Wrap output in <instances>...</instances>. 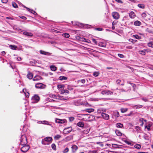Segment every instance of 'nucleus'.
Returning a JSON list of instances; mask_svg holds the SVG:
<instances>
[{
	"instance_id": "5fc2aeb1",
	"label": "nucleus",
	"mask_w": 153,
	"mask_h": 153,
	"mask_svg": "<svg viewBox=\"0 0 153 153\" xmlns=\"http://www.w3.org/2000/svg\"><path fill=\"white\" fill-rule=\"evenodd\" d=\"M69 120L70 121H72L74 120V118L73 117H70L69 118Z\"/></svg>"
},
{
	"instance_id": "5701e85b",
	"label": "nucleus",
	"mask_w": 153,
	"mask_h": 153,
	"mask_svg": "<svg viewBox=\"0 0 153 153\" xmlns=\"http://www.w3.org/2000/svg\"><path fill=\"white\" fill-rule=\"evenodd\" d=\"M116 126L119 128H122L123 127V125L122 124L120 123H118L116 124Z\"/></svg>"
},
{
	"instance_id": "c9c22d12",
	"label": "nucleus",
	"mask_w": 153,
	"mask_h": 153,
	"mask_svg": "<svg viewBox=\"0 0 153 153\" xmlns=\"http://www.w3.org/2000/svg\"><path fill=\"white\" fill-rule=\"evenodd\" d=\"M51 147L53 150H56V146L55 144L53 143L52 144Z\"/></svg>"
},
{
	"instance_id": "052dcab7",
	"label": "nucleus",
	"mask_w": 153,
	"mask_h": 153,
	"mask_svg": "<svg viewBox=\"0 0 153 153\" xmlns=\"http://www.w3.org/2000/svg\"><path fill=\"white\" fill-rule=\"evenodd\" d=\"M112 146L113 147L117 148L118 147V145L115 144H112Z\"/></svg>"
},
{
	"instance_id": "39448f33",
	"label": "nucleus",
	"mask_w": 153,
	"mask_h": 153,
	"mask_svg": "<svg viewBox=\"0 0 153 153\" xmlns=\"http://www.w3.org/2000/svg\"><path fill=\"white\" fill-rule=\"evenodd\" d=\"M52 140V138L51 137H47L44 139V140H42V143L43 144H45V141L47 142H50Z\"/></svg>"
},
{
	"instance_id": "473e14b6",
	"label": "nucleus",
	"mask_w": 153,
	"mask_h": 153,
	"mask_svg": "<svg viewBox=\"0 0 153 153\" xmlns=\"http://www.w3.org/2000/svg\"><path fill=\"white\" fill-rule=\"evenodd\" d=\"M62 36L64 37H65V38H68L70 36L69 34L68 33H63L62 34Z\"/></svg>"
},
{
	"instance_id": "de8ad7c7",
	"label": "nucleus",
	"mask_w": 153,
	"mask_h": 153,
	"mask_svg": "<svg viewBox=\"0 0 153 153\" xmlns=\"http://www.w3.org/2000/svg\"><path fill=\"white\" fill-rule=\"evenodd\" d=\"M142 100L146 102L149 101L148 99H147L146 97H143L141 98Z\"/></svg>"
},
{
	"instance_id": "cd10ccee",
	"label": "nucleus",
	"mask_w": 153,
	"mask_h": 153,
	"mask_svg": "<svg viewBox=\"0 0 153 153\" xmlns=\"http://www.w3.org/2000/svg\"><path fill=\"white\" fill-rule=\"evenodd\" d=\"M85 111L88 113H91L93 112L94 111V109L93 108L87 109H86Z\"/></svg>"
},
{
	"instance_id": "f8f14e48",
	"label": "nucleus",
	"mask_w": 153,
	"mask_h": 153,
	"mask_svg": "<svg viewBox=\"0 0 153 153\" xmlns=\"http://www.w3.org/2000/svg\"><path fill=\"white\" fill-rule=\"evenodd\" d=\"M129 16L131 19H133L136 16L135 13L133 11L131 12L129 14Z\"/></svg>"
},
{
	"instance_id": "72a5a7b5",
	"label": "nucleus",
	"mask_w": 153,
	"mask_h": 153,
	"mask_svg": "<svg viewBox=\"0 0 153 153\" xmlns=\"http://www.w3.org/2000/svg\"><path fill=\"white\" fill-rule=\"evenodd\" d=\"M148 46L150 47L153 48V43L152 42H150L147 43Z\"/></svg>"
},
{
	"instance_id": "6ab92c4d",
	"label": "nucleus",
	"mask_w": 153,
	"mask_h": 153,
	"mask_svg": "<svg viewBox=\"0 0 153 153\" xmlns=\"http://www.w3.org/2000/svg\"><path fill=\"white\" fill-rule=\"evenodd\" d=\"M72 151L74 152H75L78 149V147L76 145H74L71 147Z\"/></svg>"
},
{
	"instance_id": "c756f323",
	"label": "nucleus",
	"mask_w": 153,
	"mask_h": 153,
	"mask_svg": "<svg viewBox=\"0 0 153 153\" xmlns=\"http://www.w3.org/2000/svg\"><path fill=\"white\" fill-rule=\"evenodd\" d=\"M134 147L136 149H139L141 148V146L139 144H137L134 146Z\"/></svg>"
},
{
	"instance_id": "bf43d9fd",
	"label": "nucleus",
	"mask_w": 153,
	"mask_h": 153,
	"mask_svg": "<svg viewBox=\"0 0 153 153\" xmlns=\"http://www.w3.org/2000/svg\"><path fill=\"white\" fill-rule=\"evenodd\" d=\"M146 31L148 32H149V33H152V31L150 30H149V29L148 28H147L146 30Z\"/></svg>"
},
{
	"instance_id": "c03bdc74",
	"label": "nucleus",
	"mask_w": 153,
	"mask_h": 153,
	"mask_svg": "<svg viewBox=\"0 0 153 153\" xmlns=\"http://www.w3.org/2000/svg\"><path fill=\"white\" fill-rule=\"evenodd\" d=\"M78 100H76L74 101V104L75 105L78 106L79 105V103L78 102Z\"/></svg>"
},
{
	"instance_id": "9d476101",
	"label": "nucleus",
	"mask_w": 153,
	"mask_h": 153,
	"mask_svg": "<svg viewBox=\"0 0 153 153\" xmlns=\"http://www.w3.org/2000/svg\"><path fill=\"white\" fill-rule=\"evenodd\" d=\"M101 116L105 120H108L109 118V116L107 114L102 113Z\"/></svg>"
},
{
	"instance_id": "f3484780",
	"label": "nucleus",
	"mask_w": 153,
	"mask_h": 153,
	"mask_svg": "<svg viewBox=\"0 0 153 153\" xmlns=\"http://www.w3.org/2000/svg\"><path fill=\"white\" fill-rule=\"evenodd\" d=\"M134 25L135 26H139L141 25V22L140 21L137 20L134 22Z\"/></svg>"
},
{
	"instance_id": "a211bd4d",
	"label": "nucleus",
	"mask_w": 153,
	"mask_h": 153,
	"mask_svg": "<svg viewBox=\"0 0 153 153\" xmlns=\"http://www.w3.org/2000/svg\"><path fill=\"white\" fill-rule=\"evenodd\" d=\"M33 74L31 73H28L27 75V77L29 79H31L33 77Z\"/></svg>"
},
{
	"instance_id": "37998d69",
	"label": "nucleus",
	"mask_w": 153,
	"mask_h": 153,
	"mask_svg": "<svg viewBox=\"0 0 153 153\" xmlns=\"http://www.w3.org/2000/svg\"><path fill=\"white\" fill-rule=\"evenodd\" d=\"M57 87L58 89H60L63 88H64V86L61 85H57Z\"/></svg>"
},
{
	"instance_id": "dca6fc26",
	"label": "nucleus",
	"mask_w": 153,
	"mask_h": 153,
	"mask_svg": "<svg viewBox=\"0 0 153 153\" xmlns=\"http://www.w3.org/2000/svg\"><path fill=\"white\" fill-rule=\"evenodd\" d=\"M41 79V77L39 76H36L33 79V81H38Z\"/></svg>"
},
{
	"instance_id": "e2e57ef3",
	"label": "nucleus",
	"mask_w": 153,
	"mask_h": 153,
	"mask_svg": "<svg viewBox=\"0 0 153 153\" xmlns=\"http://www.w3.org/2000/svg\"><path fill=\"white\" fill-rule=\"evenodd\" d=\"M1 1L3 3H6L8 1V0H1Z\"/></svg>"
},
{
	"instance_id": "4d7b16f0",
	"label": "nucleus",
	"mask_w": 153,
	"mask_h": 153,
	"mask_svg": "<svg viewBox=\"0 0 153 153\" xmlns=\"http://www.w3.org/2000/svg\"><path fill=\"white\" fill-rule=\"evenodd\" d=\"M86 39L85 38H81L80 39V40L81 41L83 42H85L86 40Z\"/></svg>"
},
{
	"instance_id": "69168bd1",
	"label": "nucleus",
	"mask_w": 153,
	"mask_h": 153,
	"mask_svg": "<svg viewBox=\"0 0 153 153\" xmlns=\"http://www.w3.org/2000/svg\"><path fill=\"white\" fill-rule=\"evenodd\" d=\"M117 2L120 3H123V2L121 0H115Z\"/></svg>"
},
{
	"instance_id": "aec40b11",
	"label": "nucleus",
	"mask_w": 153,
	"mask_h": 153,
	"mask_svg": "<svg viewBox=\"0 0 153 153\" xmlns=\"http://www.w3.org/2000/svg\"><path fill=\"white\" fill-rule=\"evenodd\" d=\"M146 50H140L139 51V54H141L143 55H145L146 54Z\"/></svg>"
},
{
	"instance_id": "7ed1b4c3",
	"label": "nucleus",
	"mask_w": 153,
	"mask_h": 153,
	"mask_svg": "<svg viewBox=\"0 0 153 153\" xmlns=\"http://www.w3.org/2000/svg\"><path fill=\"white\" fill-rule=\"evenodd\" d=\"M45 85L41 83H38L35 85V87L38 88H45Z\"/></svg>"
},
{
	"instance_id": "864d4df0",
	"label": "nucleus",
	"mask_w": 153,
	"mask_h": 153,
	"mask_svg": "<svg viewBox=\"0 0 153 153\" xmlns=\"http://www.w3.org/2000/svg\"><path fill=\"white\" fill-rule=\"evenodd\" d=\"M142 16L143 17L145 18L146 16V14L145 13H142Z\"/></svg>"
},
{
	"instance_id": "c85d7f7f",
	"label": "nucleus",
	"mask_w": 153,
	"mask_h": 153,
	"mask_svg": "<svg viewBox=\"0 0 153 153\" xmlns=\"http://www.w3.org/2000/svg\"><path fill=\"white\" fill-rule=\"evenodd\" d=\"M133 36L135 38L138 39H140L141 38V37L138 36L137 35H133Z\"/></svg>"
},
{
	"instance_id": "4c0bfd02",
	"label": "nucleus",
	"mask_w": 153,
	"mask_h": 153,
	"mask_svg": "<svg viewBox=\"0 0 153 153\" xmlns=\"http://www.w3.org/2000/svg\"><path fill=\"white\" fill-rule=\"evenodd\" d=\"M128 83L130 84L132 86L133 88V90L134 91H135V88L136 87V85H135L133 83H131L130 82H128Z\"/></svg>"
},
{
	"instance_id": "7c9ffc66",
	"label": "nucleus",
	"mask_w": 153,
	"mask_h": 153,
	"mask_svg": "<svg viewBox=\"0 0 153 153\" xmlns=\"http://www.w3.org/2000/svg\"><path fill=\"white\" fill-rule=\"evenodd\" d=\"M137 6L138 7L141 8L143 9L145 8V5L143 4H139Z\"/></svg>"
},
{
	"instance_id": "338daca9",
	"label": "nucleus",
	"mask_w": 153,
	"mask_h": 153,
	"mask_svg": "<svg viewBox=\"0 0 153 153\" xmlns=\"http://www.w3.org/2000/svg\"><path fill=\"white\" fill-rule=\"evenodd\" d=\"M119 90L120 92H124L126 91L123 88L119 89Z\"/></svg>"
},
{
	"instance_id": "9b49d317",
	"label": "nucleus",
	"mask_w": 153,
	"mask_h": 153,
	"mask_svg": "<svg viewBox=\"0 0 153 153\" xmlns=\"http://www.w3.org/2000/svg\"><path fill=\"white\" fill-rule=\"evenodd\" d=\"M40 53L42 54L46 55L47 56H50L51 55V53H50L45 52V51L40 50L39 51Z\"/></svg>"
},
{
	"instance_id": "a878e982",
	"label": "nucleus",
	"mask_w": 153,
	"mask_h": 153,
	"mask_svg": "<svg viewBox=\"0 0 153 153\" xmlns=\"http://www.w3.org/2000/svg\"><path fill=\"white\" fill-rule=\"evenodd\" d=\"M10 48L13 50H16L17 48V47L16 45H10Z\"/></svg>"
},
{
	"instance_id": "603ef678",
	"label": "nucleus",
	"mask_w": 153,
	"mask_h": 153,
	"mask_svg": "<svg viewBox=\"0 0 153 153\" xmlns=\"http://www.w3.org/2000/svg\"><path fill=\"white\" fill-rule=\"evenodd\" d=\"M118 56L119 57L121 58H123L124 57V56L123 54L120 53L118 54Z\"/></svg>"
},
{
	"instance_id": "79ce46f5",
	"label": "nucleus",
	"mask_w": 153,
	"mask_h": 153,
	"mask_svg": "<svg viewBox=\"0 0 153 153\" xmlns=\"http://www.w3.org/2000/svg\"><path fill=\"white\" fill-rule=\"evenodd\" d=\"M89 130L90 129H89L85 130L83 131V133L85 134H87L89 132Z\"/></svg>"
},
{
	"instance_id": "e433bc0d",
	"label": "nucleus",
	"mask_w": 153,
	"mask_h": 153,
	"mask_svg": "<svg viewBox=\"0 0 153 153\" xmlns=\"http://www.w3.org/2000/svg\"><path fill=\"white\" fill-rule=\"evenodd\" d=\"M85 82V79H82L78 81V83H84Z\"/></svg>"
},
{
	"instance_id": "58836bf2",
	"label": "nucleus",
	"mask_w": 153,
	"mask_h": 153,
	"mask_svg": "<svg viewBox=\"0 0 153 153\" xmlns=\"http://www.w3.org/2000/svg\"><path fill=\"white\" fill-rule=\"evenodd\" d=\"M134 107L135 108H136L137 109H138L141 108L143 107V106L141 105H135Z\"/></svg>"
},
{
	"instance_id": "412c9836",
	"label": "nucleus",
	"mask_w": 153,
	"mask_h": 153,
	"mask_svg": "<svg viewBox=\"0 0 153 153\" xmlns=\"http://www.w3.org/2000/svg\"><path fill=\"white\" fill-rule=\"evenodd\" d=\"M77 126L80 127H82L84 126V123L82 122H79L77 123Z\"/></svg>"
},
{
	"instance_id": "4468645a",
	"label": "nucleus",
	"mask_w": 153,
	"mask_h": 153,
	"mask_svg": "<svg viewBox=\"0 0 153 153\" xmlns=\"http://www.w3.org/2000/svg\"><path fill=\"white\" fill-rule=\"evenodd\" d=\"M23 7L25 8H26L28 11L34 14L35 15H36L37 14V13L35 11H33V10L30 9L29 8L25 7V6H23Z\"/></svg>"
},
{
	"instance_id": "423d86ee",
	"label": "nucleus",
	"mask_w": 153,
	"mask_h": 153,
	"mask_svg": "<svg viewBox=\"0 0 153 153\" xmlns=\"http://www.w3.org/2000/svg\"><path fill=\"white\" fill-rule=\"evenodd\" d=\"M72 130L71 127H69L65 128L63 130V133L67 134L70 132Z\"/></svg>"
},
{
	"instance_id": "ddd939ff",
	"label": "nucleus",
	"mask_w": 153,
	"mask_h": 153,
	"mask_svg": "<svg viewBox=\"0 0 153 153\" xmlns=\"http://www.w3.org/2000/svg\"><path fill=\"white\" fill-rule=\"evenodd\" d=\"M23 34L26 36L28 37H31L33 36V34L31 33L28 32L27 31H25L23 32Z\"/></svg>"
},
{
	"instance_id": "0eeeda50",
	"label": "nucleus",
	"mask_w": 153,
	"mask_h": 153,
	"mask_svg": "<svg viewBox=\"0 0 153 153\" xmlns=\"http://www.w3.org/2000/svg\"><path fill=\"white\" fill-rule=\"evenodd\" d=\"M101 93L103 95H111L113 94V93L111 91L109 90L103 91H102Z\"/></svg>"
},
{
	"instance_id": "1a4fd4ad",
	"label": "nucleus",
	"mask_w": 153,
	"mask_h": 153,
	"mask_svg": "<svg viewBox=\"0 0 153 153\" xmlns=\"http://www.w3.org/2000/svg\"><path fill=\"white\" fill-rule=\"evenodd\" d=\"M65 119L61 120L59 119H56L55 122L56 123H65Z\"/></svg>"
},
{
	"instance_id": "49530a36",
	"label": "nucleus",
	"mask_w": 153,
	"mask_h": 153,
	"mask_svg": "<svg viewBox=\"0 0 153 153\" xmlns=\"http://www.w3.org/2000/svg\"><path fill=\"white\" fill-rule=\"evenodd\" d=\"M42 121V124H45L47 125H50L48 122L46 121Z\"/></svg>"
},
{
	"instance_id": "f257e3e1",
	"label": "nucleus",
	"mask_w": 153,
	"mask_h": 153,
	"mask_svg": "<svg viewBox=\"0 0 153 153\" xmlns=\"http://www.w3.org/2000/svg\"><path fill=\"white\" fill-rule=\"evenodd\" d=\"M27 143V138L25 136L23 135L21 136V144L22 145H26Z\"/></svg>"
},
{
	"instance_id": "6e6d98bb",
	"label": "nucleus",
	"mask_w": 153,
	"mask_h": 153,
	"mask_svg": "<svg viewBox=\"0 0 153 153\" xmlns=\"http://www.w3.org/2000/svg\"><path fill=\"white\" fill-rule=\"evenodd\" d=\"M121 81V80L120 79H118L116 80V82L117 84H120Z\"/></svg>"
},
{
	"instance_id": "13d9d810",
	"label": "nucleus",
	"mask_w": 153,
	"mask_h": 153,
	"mask_svg": "<svg viewBox=\"0 0 153 153\" xmlns=\"http://www.w3.org/2000/svg\"><path fill=\"white\" fill-rule=\"evenodd\" d=\"M92 42H94V43H95L96 44H97V42L96 41V39H92Z\"/></svg>"
},
{
	"instance_id": "ea45409f",
	"label": "nucleus",
	"mask_w": 153,
	"mask_h": 153,
	"mask_svg": "<svg viewBox=\"0 0 153 153\" xmlns=\"http://www.w3.org/2000/svg\"><path fill=\"white\" fill-rule=\"evenodd\" d=\"M12 6L15 8H17L18 7L17 5L15 2L12 3Z\"/></svg>"
},
{
	"instance_id": "393cba45",
	"label": "nucleus",
	"mask_w": 153,
	"mask_h": 153,
	"mask_svg": "<svg viewBox=\"0 0 153 153\" xmlns=\"http://www.w3.org/2000/svg\"><path fill=\"white\" fill-rule=\"evenodd\" d=\"M67 79V77L64 76H60L59 77V79L61 80H66Z\"/></svg>"
},
{
	"instance_id": "a19ab883",
	"label": "nucleus",
	"mask_w": 153,
	"mask_h": 153,
	"mask_svg": "<svg viewBox=\"0 0 153 153\" xmlns=\"http://www.w3.org/2000/svg\"><path fill=\"white\" fill-rule=\"evenodd\" d=\"M69 151V149L68 147H66L65 149L63 151V153H66L68 152Z\"/></svg>"
},
{
	"instance_id": "a18cd8bd",
	"label": "nucleus",
	"mask_w": 153,
	"mask_h": 153,
	"mask_svg": "<svg viewBox=\"0 0 153 153\" xmlns=\"http://www.w3.org/2000/svg\"><path fill=\"white\" fill-rule=\"evenodd\" d=\"M114 115L117 117H119L120 116V114L118 111H116L114 113Z\"/></svg>"
},
{
	"instance_id": "8fccbe9b",
	"label": "nucleus",
	"mask_w": 153,
	"mask_h": 153,
	"mask_svg": "<svg viewBox=\"0 0 153 153\" xmlns=\"http://www.w3.org/2000/svg\"><path fill=\"white\" fill-rule=\"evenodd\" d=\"M145 128H147L148 131H149L150 130V126H145Z\"/></svg>"
},
{
	"instance_id": "f704fd0d",
	"label": "nucleus",
	"mask_w": 153,
	"mask_h": 153,
	"mask_svg": "<svg viewBox=\"0 0 153 153\" xmlns=\"http://www.w3.org/2000/svg\"><path fill=\"white\" fill-rule=\"evenodd\" d=\"M143 120L144 119L143 118H141L139 119V121L141 123L140 124L141 126H143Z\"/></svg>"
},
{
	"instance_id": "0e129e2a",
	"label": "nucleus",
	"mask_w": 153,
	"mask_h": 153,
	"mask_svg": "<svg viewBox=\"0 0 153 153\" xmlns=\"http://www.w3.org/2000/svg\"><path fill=\"white\" fill-rule=\"evenodd\" d=\"M67 89L68 90H70V91L73 90V88H71V86H68Z\"/></svg>"
},
{
	"instance_id": "09e8293b",
	"label": "nucleus",
	"mask_w": 153,
	"mask_h": 153,
	"mask_svg": "<svg viewBox=\"0 0 153 153\" xmlns=\"http://www.w3.org/2000/svg\"><path fill=\"white\" fill-rule=\"evenodd\" d=\"M61 137L59 135L57 134L54 137V138L56 139H58Z\"/></svg>"
},
{
	"instance_id": "4be33fe9",
	"label": "nucleus",
	"mask_w": 153,
	"mask_h": 153,
	"mask_svg": "<svg viewBox=\"0 0 153 153\" xmlns=\"http://www.w3.org/2000/svg\"><path fill=\"white\" fill-rule=\"evenodd\" d=\"M50 68L51 70L53 71H55L57 70V68L53 65L50 66Z\"/></svg>"
},
{
	"instance_id": "bb28decb",
	"label": "nucleus",
	"mask_w": 153,
	"mask_h": 153,
	"mask_svg": "<svg viewBox=\"0 0 153 153\" xmlns=\"http://www.w3.org/2000/svg\"><path fill=\"white\" fill-rule=\"evenodd\" d=\"M65 93L68 94L69 93V91L67 90H64L61 91V94H63Z\"/></svg>"
},
{
	"instance_id": "20e7f679",
	"label": "nucleus",
	"mask_w": 153,
	"mask_h": 153,
	"mask_svg": "<svg viewBox=\"0 0 153 153\" xmlns=\"http://www.w3.org/2000/svg\"><path fill=\"white\" fill-rule=\"evenodd\" d=\"M113 17L115 19H118L119 18L120 15L117 12H114L112 13Z\"/></svg>"
},
{
	"instance_id": "f03ea898",
	"label": "nucleus",
	"mask_w": 153,
	"mask_h": 153,
	"mask_svg": "<svg viewBox=\"0 0 153 153\" xmlns=\"http://www.w3.org/2000/svg\"><path fill=\"white\" fill-rule=\"evenodd\" d=\"M29 146L27 145H25V146L21 148V150L23 152H26L29 149Z\"/></svg>"
},
{
	"instance_id": "2f4dec72",
	"label": "nucleus",
	"mask_w": 153,
	"mask_h": 153,
	"mask_svg": "<svg viewBox=\"0 0 153 153\" xmlns=\"http://www.w3.org/2000/svg\"><path fill=\"white\" fill-rule=\"evenodd\" d=\"M122 113H124L126 111H127L128 110V108H121L120 109Z\"/></svg>"
},
{
	"instance_id": "774afa93",
	"label": "nucleus",
	"mask_w": 153,
	"mask_h": 153,
	"mask_svg": "<svg viewBox=\"0 0 153 153\" xmlns=\"http://www.w3.org/2000/svg\"><path fill=\"white\" fill-rule=\"evenodd\" d=\"M20 18L23 19H27V18L25 16H22L20 17Z\"/></svg>"
},
{
	"instance_id": "2eb2a0df",
	"label": "nucleus",
	"mask_w": 153,
	"mask_h": 153,
	"mask_svg": "<svg viewBox=\"0 0 153 153\" xmlns=\"http://www.w3.org/2000/svg\"><path fill=\"white\" fill-rule=\"evenodd\" d=\"M98 45L100 47H105L106 46V44L103 42H100L98 43Z\"/></svg>"
},
{
	"instance_id": "b1692460",
	"label": "nucleus",
	"mask_w": 153,
	"mask_h": 153,
	"mask_svg": "<svg viewBox=\"0 0 153 153\" xmlns=\"http://www.w3.org/2000/svg\"><path fill=\"white\" fill-rule=\"evenodd\" d=\"M116 134L118 136H120L122 135V133L119 130H116L115 131Z\"/></svg>"
},
{
	"instance_id": "680f3d73",
	"label": "nucleus",
	"mask_w": 153,
	"mask_h": 153,
	"mask_svg": "<svg viewBox=\"0 0 153 153\" xmlns=\"http://www.w3.org/2000/svg\"><path fill=\"white\" fill-rule=\"evenodd\" d=\"M114 23V22H113L112 24V28L113 30H114L115 28Z\"/></svg>"
},
{
	"instance_id": "6e6552de",
	"label": "nucleus",
	"mask_w": 153,
	"mask_h": 153,
	"mask_svg": "<svg viewBox=\"0 0 153 153\" xmlns=\"http://www.w3.org/2000/svg\"><path fill=\"white\" fill-rule=\"evenodd\" d=\"M32 100L34 101V102H37L39 101V97L38 95H35L32 97Z\"/></svg>"
},
{
	"instance_id": "3c124183",
	"label": "nucleus",
	"mask_w": 153,
	"mask_h": 153,
	"mask_svg": "<svg viewBox=\"0 0 153 153\" xmlns=\"http://www.w3.org/2000/svg\"><path fill=\"white\" fill-rule=\"evenodd\" d=\"M93 75L95 76H97L99 75V73L98 72H95L94 73Z\"/></svg>"
}]
</instances>
